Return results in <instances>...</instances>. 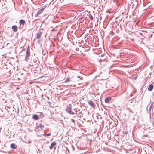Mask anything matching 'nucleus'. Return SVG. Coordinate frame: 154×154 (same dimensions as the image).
Listing matches in <instances>:
<instances>
[{
    "instance_id": "9b49d317",
    "label": "nucleus",
    "mask_w": 154,
    "mask_h": 154,
    "mask_svg": "<svg viewBox=\"0 0 154 154\" xmlns=\"http://www.w3.org/2000/svg\"><path fill=\"white\" fill-rule=\"evenodd\" d=\"M153 86L152 85H150L148 88V90L149 91H151L153 89Z\"/></svg>"
},
{
    "instance_id": "2eb2a0df",
    "label": "nucleus",
    "mask_w": 154,
    "mask_h": 154,
    "mask_svg": "<svg viewBox=\"0 0 154 154\" xmlns=\"http://www.w3.org/2000/svg\"><path fill=\"white\" fill-rule=\"evenodd\" d=\"M153 105V103L151 104V105L150 106V108H149V110H150L151 108V107Z\"/></svg>"
},
{
    "instance_id": "f03ea898",
    "label": "nucleus",
    "mask_w": 154,
    "mask_h": 154,
    "mask_svg": "<svg viewBox=\"0 0 154 154\" xmlns=\"http://www.w3.org/2000/svg\"><path fill=\"white\" fill-rule=\"evenodd\" d=\"M30 55V52L29 51V49L28 48L26 51V54L25 56V60H29V56Z\"/></svg>"
},
{
    "instance_id": "4468645a",
    "label": "nucleus",
    "mask_w": 154,
    "mask_h": 154,
    "mask_svg": "<svg viewBox=\"0 0 154 154\" xmlns=\"http://www.w3.org/2000/svg\"><path fill=\"white\" fill-rule=\"evenodd\" d=\"M89 17L90 19L91 20H93V18L91 14L89 15Z\"/></svg>"
},
{
    "instance_id": "0eeeda50",
    "label": "nucleus",
    "mask_w": 154,
    "mask_h": 154,
    "mask_svg": "<svg viewBox=\"0 0 154 154\" xmlns=\"http://www.w3.org/2000/svg\"><path fill=\"white\" fill-rule=\"evenodd\" d=\"M56 145V143L55 142H52L51 145L49 146V148L50 149H52L54 146H55Z\"/></svg>"
},
{
    "instance_id": "423d86ee",
    "label": "nucleus",
    "mask_w": 154,
    "mask_h": 154,
    "mask_svg": "<svg viewBox=\"0 0 154 154\" xmlns=\"http://www.w3.org/2000/svg\"><path fill=\"white\" fill-rule=\"evenodd\" d=\"M12 29L14 32H16L18 29V27L16 25H14L12 26Z\"/></svg>"
},
{
    "instance_id": "f3484780",
    "label": "nucleus",
    "mask_w": 154,
    "mask_h": 154,
    "mask_svg": "<svg viewBox=\"0 0 154 154\" xmlns=\"http://www.w3.org/2000/svg\"><path fill=\"white\" fill-rule=\"evenodd\" d=\"M152 124H153V126H154V122L152 123Z\"/></svg>"
},
{
    "instance_id": "6e6552de",
    "label": "nucleus",
    "mask_w": 154,
    "mask_h": 154,
    "mask_svg": "<svg viewBox=\"0 0 154 154\" xmlns=\"http://www.w3.org/2000/svg\"><path fill=\"white\" fill-rule=\"evenodd\" d=\"M10 147L13 149H16L17 148V146L15 144L12 143L10 145Z\"/></svg>"
},
{
    "instance_id": "7ed1b4c3",
    "label": "nucleus",
    "mask_w": 154,
    "mask_h": 154,
    "mask_svg": "<svg viewBox=\"0 0 154 154\" xmlns=\"http://www.w3.org/2000/svg\"><path fill=\"white\" fill-rule=\"evenodd\" d=\"M88 103L89 104L90 106H91L94 109H95V107L96 106L94 104V102L92 101L91 100H90L88 101Z\"/></svg>"
},
{
    "instance_id": "dca6fc26",
    "label": "nucleus",
    "mask_w": 154,
    "mask_h": 154,
    "mask_svg": "<svg viewBox=\"0 0 154 154\" xmlns=\"http://www.w3.org/2000/svg\"><path fill=\"white\" fill-rule=\"evenodd\" d=\"M50 135H51V134L50 133H49V134H45V135L48 136H50Z\"/></svg>"
},
{
    "instance_id": "a211bd4d",
    "label": "nucleus",
    "mask_w": 154,
    "mask_h": 154,
    "mask_svg": "<svg viewBox=\"0 0 154 154\" xmlns=\"http://www.w3.org/2000/svg\"><path fill=\"white\" fill-rule=\"evenodd\" d=\"M72 120V121H74V120Z\"/></svg>"
},
{
    "instance_id": "9d476101",
    "label": "nucleus",
    "mask_w": 154,
    "mask_h": 154,
    "mask_svg": "<svg viewBox=\"0 0 154 154\" xmlns=\"http://www.w3.org/2000/svg\"><path fill=\"white\" fill-rule=\"evenodd\" d=\"M32 118L34 119L35 120H37L39 119L38 116L37 115L35 114L33 115Z\"/></svg>"
},
{
    "instance_id": "6ab92c4d",
    "label": "nucleus",
    "mask_w": 154,
    "mask_h": 154,
    "mask_svg": "<svg viewBox=\"0 0 154 154\" xmlns=\"http://www.w3.org/2000/svg\"><path fill=\"white\" fill-rule=\"evenodd\" d=\"M72 120V121H74V120Z\"/></svg>"
},
{
    "instance_id": "39448f33",
    "label": "nucleus",
    "mask_w": 154,
    "mask_h": 154,
    "mask_svg": "<svg viewBox=\"0 0 154 154\" xmlns=\"http://www.w3.org/2000/svg\"><path fill=\"white\" fill-rule=\"evenodd\" d=\"M111 98L110 97H108L105 99V102L106 103L109 104L110 103V101L111 100Z\"/></svg>"
},
{
    "instance_id": "f8f14e48",
    "label": "nucleus",
    "mask_w": 154,
    "mask_h": 154,
    "mask_svg": "<svg viewBox=\"0 0 154 154\" xmlns=\"http://www.w3.org/2000/svg\"><path fill=\"white\" fill-rule=\"evenodd\" d=\"M19 23L20 24H23V25H24L25 23V21L24 20H20Z\"/></svg>"
},
{
    "instance_id": "20e7f679",
    "label": "nucleus",
    "mask_w": 154,
    "mask_h": 154,
    "mask_svg": "<svg viewBox=\"0 0 154 154\" xmlns=\"http://www.w3.org/2000/svg\"><path fill=\"white\" fill-rule=\"evenodd\" d=\"M43 8H42L39 10L38 12L35 14V17H37L40 14L43 12Z\"/></svg>"
},
{
    "instance_id": "f257e3e1",
    "label": "nucleus",
    "mask_w": 154,
    "mask_h": 154,
    "mask_svg": "<svg viewBox=\"0 0 154 154\" xmlns=\"http://www.w3.org/2000/svg\"><path fill=\"white\" fill-rule=\"evenodd\" d=\"M44 127V125L41 124H39L38 125H37L36 126L35 131H38L41 130Z\"/></svg>"
},
{
    "instance_id": "1a4fd4ad",
    "label": "nucleus",
    "mask_w": 154,
    "mask_h": 154,
    "mask_svg": "<svg viewBox=\"0 0 154 154\" xmlns=\"http://www.w3.org/2000/svg\"><path fill=\"white\" fill-rule=\"evenodd\" d=\"M42 32H40L37 34V38L38 39H39L41 38V36L42 35Z\"/></svg>"
},
{
    "instance_id": "ddd939ff",
    "label": "nucleus",
    "mask_w": 154,
    "mask_h": 154,
    "mask_svg": "<svg viewBox=\"0 0 154 154\" xmlns=\"http://www.w3.org/2000/svg\"><path fill=\"white\" fill-rule=\"evenodd\" d=\"M70 81V79L69 78H67L65 80V82H69Z\"/></svg>"
}]
</instances>
